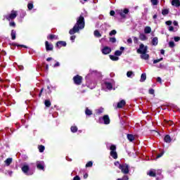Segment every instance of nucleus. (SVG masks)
Segmentation results:
<instances>
[{
  "mask_svg": "<svg viewBox=\"0 0 180 180\" xmlns=\"http://www.w3.org/2000/svg\"><path fill=\"white\" fill-rule=\"evenodd\" d=\"M37 167L38 169H44V162H37Z\"/></svg>",
  "mask_w": 180,
  "mask_h": 180,
  "instance_id": "obj_14",
  "label": "nucleus"
},
{
  "mask_svg": "<svg viewBox=\"0 0 180 180\" xmlns=\"http://www.w3.org/2000/svg\"><path fill=\"white\" fill-rule=\"evenodd\" d=\"M169 46H170L171 48L175 47V43L174 41H169Z\"/></svg>",
  "mask_w": 180,
  "mask_h": 180,
  "instance_id": "obj_40",
  "label": "nucleus"
},
{
  "mask_svg": "<svg viewBox=\"0 0 180 180\" xmlns=\"http://www.w3.org/2000/svg\"><path fill=\"white\" fill-rule=\"evenodd\" d=\"M44 103L45 106H46L47 108H50V106H51V103L49 100H46Z\"/></svg>",
  "mask_w": 180,
  "mask_h": 180,
  "instance_id": "obj_34",
  "label": "nucleus"
},
{
  "mask_svg": "<svg viewBox=\"0 0 180 180\" xmlns=\"http://www.w3.org/2000/svg\"><path fill=\"white\" fill-rule=\"evenodd\" d=\"M45 46L46 51H51L53 50V44H49V41H46L45 42Z\"/></svg>",
  "mask_w": 180,
  "mask_h": 180,
  "instance_id": "obj_13",
  "label": "nucleus"
},
{
  "mask_svg": "<svg viewBox=\"0 0 180 180\" xmlns=\"http://www.w3.org/2000/svg\"><path fill=\"white\" fill-rule=\"evenodd\" d=\"M98 113H102L103 112V109L101 108L99 110H97Z\"/></svg>",
  "mask_w": 180,
  "mask_h": 180,
  "instance_id": "obj_56",
  "label": "nucleus"
},
{
  "mask_svg": "<svg viewBox=\"0 0 180 180\" xmlns=\"http://www.w3.org/2000/svg\"><path fill=\"white\" fill-rule=\"evenodd\" d=\"M162 155H164V153H161L160 154H158L156 157V158H161V157H162Z\"/></svg>",
  "mask_w": 180,
  "mask_h": 180,
  "instance_id": "obj_48",
  "label": "nucleus"
},
{
  "mask_svg": "<svg viewBox=\"0 0 180 180\" xmlns=\"http://www.w3.org/2000/svg\"><path fill=\"white\" fill-rule=\"evenodd\" d=\"M73 80L76 85H80L81 82H82V77L76 75L73 77Z\"/></svg>",
  "mask_w": 180,
  "mask_h": 180,
  "instance_id": "obj_8",
  "label": "nucleus"
},
{
  "mask_svg": "<svg viewBox=\"0 0 180 180\" xmlns=\"http://www.w3.org/2000/svg\"><path fill=\"white\" fill-rule=\"evenodd\" d=\"M117 32L116 30H112L110 32V36H115V34H116Z\"/></svg>",
  "mask_w": 180,
  "mask_h": 180,
  "instance_id": "obj_42",
  "label": "nucleus"
},
{
  "mask_svg": "<svg viewBox=\"0 0 180 180\" xmlns=\"http://www.w3.org/2000/svg\"><path fill=\"white\" fill-rule=\"evenodd\" d=\"M134 43H137V41H139V39L137 37H134Z\"/></svg>",
  "mask_w": 180,
  "mask_h": 180,
  "instance_id": "obj_54",
  "label": "nucleus"
},
{
  "mask_svg": "<svg viewBox=\"0 0 180 180\" xmlns=\"http://www.w3.org/2000/svg\"><path fill=\"white\" fill-rule=\"evenodd\" d=\"M94 34L95 37H98V38L102 37V34L98 30H95L94 32Z\"/></svg>",
  "mask_w": 180,
  "mask_h": 180,
  "instance_id": "obj_24",
  "label": "nucleus"
},
{
  "mask_svg": "<svg viewBox=\"0 0 180 180\" xmlns=\"http://www.w3.org/2000/svg\"><path fill=\"white\" fill-rule=\"evenodd\" d=\"M101 52L104 55L110 54V53L112 52V49L109 46H103L101 48Z\"/></svg>",
  "mask_w": 180,
  "mask_h": 180,
  "instance_id": "obj_6",
  "label": "nucleus"
},
{
  "mask_svg": "<svg viewBox=\"0 0 180 180\" xmlns=\"http://www.w3.org/2000/svg\"><path fill=\"white\" fill-rule=\"evenodd\" d=\"M73 180H81V179L78 176H76L74 177Z\"/></svg>",
  "mask_w": 180,
  "mask_h": 180,
  "instance_id": "obj_55",
  "label": "nucleus"
},
{
  "mask_svg": "<svg viewBox=\"0 0 180 180\" xmlns=\"http://www.w3.org/2000/svg\"><path fill=\"white\" fill-rule=\"evenodd\" d=\"M15 22H10V26H13V27H15Z\"/></svg>",
  "mask_w": 180,
  "mask_h": 180,
  "instance_id": "obj_59",
  "label": "nucleus"
},
{
  "mask_svg": "<svg viewBox=\"0 0 180 180\" xmlns=\"http://www.w3.org/2000/svg\"><path fill=\"white\" fill-rule=\"evenodd\" d=\"M127 139L128 140H129V141H133L134 140V136L131 134H128Z\"/></svg>",
  "mask_w": 180,
  "mask_h": 180,
  "instance_id": "obj_32",
  "label": "nucleus"
},
{
  "mask_svg": "<svg viewBox=\"0 0 180 180\" xmlns=\"http://www.w3.org/2000/svg\"><path fill=\"white\" fill-rule=\"evenodd\" d=\"M148 50V47L141 44L139 46V49H137L136 52L138 53V54H143L144 53H147Z\"/></svg>",
  "mask_w": 180,
  "mask_h": 180,
  "instance_id": "obj_2",
  "label": "nucleus"
},
{
  "mask_svg": "<svg viewBox=\"0 0 180 180\" xmlns=\"http://www.w3.org/2000/svg\"><path fill=\"white\" fill-rule=\"evenodd\" d=\"M127 77L128 78H133L134 77V72L133 71H128L127 72Z\"/></svg>",
  "mask_w": 180,
  "mask_h": 180,
  "instance_id": "obj_19",
  "label": "nucleus"
},
{
  "mask_svg": "<svg viewBox=\"0 0 180 180\" xmlns=\"http://www.w3.org/2000/svg\"><path fill=\"white\" fill-rule=\"evenodd\" d=\"M165 143H171V136H169V135H166L165 136Z\"/></svg>",
  "mask_w": 180,
  "mask_h": 180,
  "instance_id": "obj_28",
  "label": "nucleus"
},
{
  "mask_svg": "<svg viewBox=\"0 0 180 180\" xmlns=\"http://www.w3.org/2000/svg\"><path fill=\"white\" fill-rule=\"evenodd\" d=\"M103 88L105 91H110V89H112L113 88V84L110 82H105L104 84H103Z\"/></svg>",
  "mask_w": 180,
  "mask_h": 180,
  "instance_id": "obj_5",
  "label": "nucleus"
},
{
  "mask_svg": "<svg viewBox=\"0 0 180 180\" xmlns=\"http://www.w3.org/2000/svg\"><path fill=\"white\" fill-rule=\"evenodd\" d=\"M147 174L149 175V176H155L157 172L155 170H150Z\"/></svg>",
  "mask_w": 180,
  "mask_h": 180,
  "instance_id": "obj_21",
  "label": "nucleus"
},
{
  "mask_svg": "<svg viewBox=\"0 0 180 180\" xmlns=\"http://www.w3.org/2000/svg\"><path fill=\"white\" fill-rule=\"evenodd\" d=\"M11 39L12 40H15V39H16V31L15 30L11 31Z\"/></svg>",
  "mask_w": 180,
  "mask_h": 180,
  "instance_id": "obj_29",
  "label": "nucleus"
},
{
  "mask_svg": "<svg viewBox=\"0 0 180 180\" xmlns=\"http://www.w3.org/2000/svg\"><path fill=\"white\" fill-rule=\"evenodd\" d=\"M85 27V21L82 15H80L79 18H77V23L75 25L73 28L70 30V34H74L75 33H77L79 30H82Z\"/></svg>",
  "mask_w": 180,
  "mask_h": 180,
  "instance_id": "obj_1",
  "label": "nucleus"
},
{
  "mask_svg": "<svg viewBox=\"0 0 180 180\" xmlns=\"http://www.w3.org/2000/svg\"><path fill=\"white\" fill-rule=\"evenodd\" d=\"M109 57L110 60H112V61H118L119 60V57L116 56V55L115 56L110 55Z\"/></svg>",
  "mask_w": 180,
  "mask_h": 180,
  "instance_id": "obj_23",
  "label": "nucleus"
},
{
  "mask_svg": "<svg viewBox=\"0 0 180 180\" xmlns=\"http://www.w3.org/2000/svg\"><path fill=\"white\" fill-rule=\"evenodd\" d=\"M152 44L153 46H157L158 44V38L154 37L152 40Z\"/></svg>",
  "mask_w": 180,
  "mask_h": 180,
  "instance_id": "obj_26",
  "label": "nucleus"
},
{
  "mask_svg": "<svg viewBox=\"0 0 180 180\" xmlns=\"http://www.w3.org/2000/svg\"><path fill=\"white\" fill-rule=\"evenodd\" d=\"M139 39L142 41H146V40H147L148 38H147V36H146V34H144L143 33H141L139 34Z\"/></svg>",
  "mask_w": 180,
  "mask_h": 180,
  "instance_id": "obj_17",
  "label": "nucleus"
},
{
  "mask_svg": "<svg viewBox=\"0 0 180 180\" xmlns=\"http://www.w3.org/2000/svg\"><path fill=\"white\" fill-rule=\"evenodd\" d=\"M16 16H18V12L13 11L10 15H6V19H7V20H12V19H15Z\"/></svg>",
  "mask_w": 180,
  "mask_h": 180,
  "instance_id": "obj_7",
  "label": "nucleus"
},
{
  "mask_svg": "<svg viewBox=\"0 0 180 180\" xmlns=\"http://www.w3.org/2000/svg\"><path fill=\"white\" fill-rule=\"evenodd\" d=\"M110 16H115V11H111L110 12Z\"/></svg>",
  "mask_w": 180,
  "mask_h": 180,
  "instance_id": "obj_53",
  "label": "nucleus"
},
{
  "mask_svg": "<svg viewBox=\"0 0 180 180\" xmlns=\"http://www.w3.org/2000/svg\"><path fill=\"white\" fill-rule=\"evenodd\" d=\"M84 179H86V178H88V174H85L84 175Z\"/></svg>",
  "mask_w": 180,
  "mask_h": 180,
  "instance_id": "obj_62",
  "label": "nucleus"
},
{
  "mask_svg": "<svg viewBox=\"0 0 180 180\" xmlns=\"http://www.w3.org/2000/svg\"><path fill=\"white\" fill-rule=\"evenodd\" d=\"M39 153H43V151H44V146H39L38 147Z\"/></svg>",
  "mask_w": 180,
  "mask_h": 180,
  "instance_id": "obj_37",
  "label": "nucleus"
},
{
  "mask_svg": "<svg viewBox=\"0 0 180 180\" xmlns=\"http://www.w3.org/2000/svg\"><path fill=\"white\" fill-rule=\"evenodd\" d=\"M161 81H162L161 77H158L157 78V82H160L161 84Z\"/></svg>",
  "mask_w": 180,
  "mask_h": 180,
  "instance_id": "obj_58",
  "label": "nucleus"
},
{
  "mask_svg": "<svg viewBox=\"0 0 180 180\" xmlns=\"http://www.w3.org/2000/svg\"><path fill=\"white\" fill-rule=\"evenodd\" d=\"M172 6H176V8H179V6H180L179 0H172Z\"/></svg>",
  "mask_w": 180,
  "mask_h": 180,
  "instance_id": "obj_16",
  "label": "nucleus"
},
{
  "mask_svg": "<svg viewBox=\"0 0 180 180\" xmlns=\"http://www.w3.org/2000/svg\"><path fill=\"white\" fill-rule=\"evenodd\" d=\"M53 67H54V68H56V67H60V63L56 62V63H55V65H53Z\"/></svg>",
  "mask_w": 180,
  "mask_h": 180,
  "instance_id": "obj_52",
  "label": "nucleus"
},
{
  "mask_svg": "<svg viewBox=\"0 0 180 180\" xmlns=\"http://www.w3.org/2000/svg\"><path fill=\"white\" fill-rule=\"evenodd\" d=\"M166 25H167V26H171V25H172V21L171 20H168V21H166Z\"/></svg>",
  "mask_w": 180,
  "mask_h": 180,
  "instance_id": "obj_47",
  "label": "nucleus"
},
{
  "mask_svg": "<svg viewBox=\"0 0 180 180\" xmlns=\"http://www.w3.org/2000/svg\"><path fill=\"white\" fill-rule=\"evenodd\" d=\"M157 18H158L157 14H155V15H153V19H156Z\"/></svg>",
  "mask_w": 180,
  "mask_h": 180,
  "instance_id": "obj_64",
  "label": "nucleus"
},
{
  "mask_svg": "<svg viewBox=\"0 0 180 180\" xmlns=\"http://www.w3.org/2000/svg\"><path fill=\"white\" fill-rule=\"evenodd\" d=\"M153 5H158V0H150Z\"/></svg>",
  "mask_w": 180,
  "mask_h": 180,
  "instance_id": "obj_39",
  "label": "nucleus"
},
{
  "mask_svg": "<svg viewBox=\"0 0 180 180\" xmlns=\"http://www.w3.org/2000/svg\"><path fill=\"white\" fill-rule=\"evenodd\" d=\"M27 8L29 11H32V9H33V3L32 2L28 3Z\"/></svg>",
  "mask_w": 180,
  "mask_h": 180,
  "instance_id": "obj_35",
  "label": "nucleus"
},
{
  "mask_svg": "<svg viewBox=\"0 0 180 180\" xmlns=\"http://www.w3.org/2000/svg\"><path fill=\"white\" fill-rule=\"evenodd\" d=\"M168 13H169V8H164L162 11V14L165 16L166 15H168Z\"/></svg>",
  "mask_w": 180,
  "mask_h": 180,
  "instance_id": "obj_25",
  "label": "nucleus"
},
{
  "mask_svg": "<svg viewBox=\"0 0 180 180\" xmlns=\"http://www.w3.org/2000/svg\"><path fill=\"white\" fill-rule=\"evenodd\" d=\"M144 33H146V34H148L151 33V27H146L144 28Z\"/></svg>",
  "mask_w": 180,
  "mask_h": 180,
  "instance_id": "obj_22",
  "label": "nucleus"
},
{
  "mask_svg": "<svg viewBox=\"0 0 180 180\" xmlns=\"http://www.w3.org/2000/svg\"><path fill=\"white\" fill-rule=\"evenodd\" d=\"M140 57L142 60H148V58H150V55H148L147 52H145L143 53H141Z\"/></svg>",
  "mask_w": 180,
  "mask_h": 180,
  "instance_id": "obj_15",
  "label": "nucleus"
},
{
  "mask_svg": "<svg viewBox=\"0 0 180 180\" xmlns=\"http://www.w3.org/2000/svg\"><path fill=\"white\" fill-rule=\"evenodd\" d=\"M102 120L104 122V124H109L110 123V120L109 119L108 115H104L103 118L99 119V123H102Z\"/></svg>",
  "mask_w": 180,
  "mask_h": 180,
  "instance_id": "obj_9",
  "label": "nucleus"
},
{
  "mask_svg": "<svg viewBox=\"0 0 180 180\" xmlns=\"http://www.w3.org/2000/svg\"><path fill=\"white\" fill-rule=\"evenodd\" d=\"M165 51L164 49H162L160 51V54H165Z\"/></svg>",
  "mask_w": 180,
  "mask_h": 180,
  "instance_id": "obj_61",
  "label": "nucleus"
},
{
  "mask_svg": "<svg viewBox=\"0 0 180 180\" xmlns=\"http://www.w3.org/2000/svg\"><path fill=\"white\" fill-rule=\"evenodd\" d=\"M117 180H129V176H124L122 179H118Z\"/></svg>",
  "mask_w": 180,
  "mask_h": 180,
  "instance_id": "obj_44",
  "label": "nucleus"
},
{
  "mask_svg": "<svg viewBox=\"0 0 180 180\" xmlns=\"http://www.w3.org/2000/svg\"><path fill=\"white\" fill-rule=\"evenodd\" d=\"M92 165H93V163H92V162L90 161L86 163V167H92Z\"/></svg>",
  "mask_w": 180,
  "mask_h": 180,
  "instance_id": "obj_43",
  "label": "nucleus"
},
{
  "mask_svg": "<svg viewBox=\"0 0 180 180\" xmlns=\"http://www.w3.org/2000/svg\"><path fill=\"white\" fill-rule=\"evenodd\" d=\"M67 46V43L64 41H59L56 43V47L58 49H61V47H65Z\"/></svg>",
  "mask_w": 180,
  "mask_h": 180,
  "instance_id": "obj_12",
  "label": "nucleus"
},
{
  "mask_svg": "<svg viewBox=\"0 0 180 180\" xmlns=\"http://www.w3.org/2000/svg\"><path fill=\"white\" fill-rule=\"evenodd\" d=\"M174 41H179L180 37H174Z\"/></svg>",
  "mask_w": 180,
  "mask_h": 180,
  "instance_id": "obj_50",
  "label": "nucleus"
},
{
  "mask_svg": "<svg viewBox=\"0 0 180 180\" xmlns=\"http://www.w3.org/2000/svg\"><path fill=\"white\" fill-rule=\"evenodd\" d=\"M127 44H131V43H133V40L131 39V38H129L127 40Z\"/></svg>",
  "mask_w": 180,
  "mask_h": 180,
  "instance_id": "obj_46",
  "label": "nucleus"
},
{
  "mask_svg": "<svg viewBox=\"0 0 180 180\" xmlns=\"http://www.w3.org/2000/svg\"><path fill=\"white\" fill-rule=\"evenodd\" d=\"M114 165H115V167H117L120 169L122 167V165L119 162H115Z\"/></svg>",
  "mask_w": 180,
  "mask_h": 180,
  "instance_id": "obj_38",
  "label": "nucleus"
},
{
  "mask_svg": "<svg viewBox=\"0 0 180 180\" xmlns=\"http://www.w3.org/2000/svg\"><path fill=\"white\" fill-rule=\"evenodd\" d=\"M21 169H22V172H24V174H25V175H32L33 174V173L29 172L30 167H29V165H25L24 166H22Z\"/></svg>",
  "mask_w": 180,
  "mask_h": 180,
  "instance_id": "obj_11",
  "label": "nucleus"
},
{
  "mask_svg": "<svg viewBox=\"0 0 180 180\" xmlns=\"http://www.w3.org/2000/svg\"><path fill=\"white\" fill-rule=\"evenodd\" d=\"M70 40H72V41H74V40H75V36L73 35L70 37Z\"/></svg>",
  "mask_w": 180,
  "mask_h": 180,
  "instance_id": "obj_57",
  "label": "nucleus"
},
{
  "mask_svg": "<svg viewBox=\"0 0 180 180\" xmlns=\"http://www.w3.org/2000/svg\"><path fill=\"white\" fill-rule=\"evenodd\" d=\"M120 169H121L123 174H129V165L127 164L122 165Z\"/></svg>",
  "mask_w": 180,
  "mask_h": 180,
  "instance_id": "obj_10",
  "label": "nucleus"
},
{
  "mask_svg": "<svg viewBox=\"0 0 180 180\" xmlns=\"http://www.w3.org/2000/svg\"><path fill=\"white\" fill-rule=\"evenodd\" d=\"M85 114L87 116H91V115H92V111L91 110L88 109V108H86Z\"/></svg>",
  "mask_w": 180,
  "mask_h": 180,
  "instance_id": "obj_31",
  "label": "nucleus"
},
{
  "mask_svg": "<svg viewBox=\"0 0 180 180\" xmlns=\"http://www.w3.org/2000/svg\"><path fill=\"white\" fill-rule=\"evenodd\" d=\"M70 130L72 133H77V131H78V127L76 126H72L71 127Z\"/></svg>",
  "mask_w": 180,
  "mask_h": 180,
  "instance_id": "obj_27",
  "label": "nucleus"
},
{
  "mask_svg": "<svg viewBox=\"0 0 180 180\" xmlns=\"http://www.w3.org/2000/svg\"><path fill=\"white\" fill-rule=\"evenodd\" d=\"M122 51H115V56H122Z\"/></svg>",
  "mask_w": 180,
  "mask_h": 180,
  "instance_id": "obj_36",
  "label": "nucleus"
},
{
  "mask_svg": "<svg viewBox=\"0 0 180 180\" xmlns=\"http://www.w3.org/2000/svg\"><path fill=\"white\" fill-rule=\"evenodd\" d=\"M116 13L117 15H120L121 18H126V15L129 13V9L124 8V10L123 9L117 10Z\"/></svg>",
  "mask_w": 180,
  "mask_h": 180,
  "instance_id": "obj_3",
  "label": "nucleus"
},
{
  "mask_svg": "<svg viewBox=\"0 0 180 180\" xmlns=\"http://www.w3.org/2000/svg\"><path fill=\"white\" fill-rule=\"evenodd\" d=\"M168 29H169V32H174V27L169 26V27H168Z\"/></svg>",
  "mask_w": 180,
  "mask_h": 180,
  "instance_id": "obj_51",
  "label": "nucleus"
},
{
  "mask_svg": "<svg viewBox=\"0 0 180 180\" xmlns=\"http://www.w3.org/2000/svg\"><path fill=\"white\" fill-rule=\"evenodd\" d=\"M5 164L7 166L11 165V164H12V158H8L7 160H5Z\"/></svg>",
  "mask_w": 180,
  "mask_h": 180,
  "instance_id": "obj_30",
  "label": "nucleus"
},
{
  "mask_svg": "<svg viewBox=\"0 0 180 180\" xmlns=\"http://www.w3.org/2000/svg\"><path fill=\"white\" fill-rule=\"evenodd\" d=\"M51 60H53V58H48L46 59V61H51Z\"/></svg>",
  "mask_w": 180,
  "mask_h": 180,
  "instance_id": "obj_63",
  "label": "nucleus"
},
{
  "mask_svg": "<svg viewBox=\"0 0 180 180\" xmlns=\"http://www.w3.org/2000/svg\"><path fill=\"white\" fill-rule=\"evenodd\" d=\"M48 39H50L51 40H53V39H55L58 40V36H56V35H49V36H48Z\"/></svg>",
  "mask_w": 180,
  "mask_h": 180,
  "instance_id": "obj_33",
  "label": "nucleus"
},
{
  "mask_svg": "<svg viewBox=\"0 0 180 180\" xmlns=\"http://www.w3.org/2000/svg\"><path fill=\"white\" fill-rule=\"evenodd\" d=\"M160 61H162V58L160 59H156L153 60V64H157V63H160Z\"/></svg>",
  "mask_w": 180,
  "mask_h": 180,
  "instance_id": "obj_41",
  "label": "nucleus"
},
{
  "mask_svg": "<svg viewBox=\"0 0 180 180\" xmlns=\"http://www.w3.org/2000/svg\"><path fill=\"white\" fill-rule=\"evenodd\" d=\"M146 79H147V75H146V73H143L141 76L140 82H144Z\"/></svg>",
  "mask_w": 180,
  "mask_h": 180,
  "instance_id": "obj_20",
  "label": "nucleus"
},
{
  "mask_svg": "<svg viewBox=\"0 0 180 180\" xmlns=\"http://www.w3.org/2000/svg\"><path fill=\"white\" fill-rule=\"evenodd\" d=\"M110 41H111V43H116V38L115 37L110 38Z\"/></svg>",
  "mask_w": 180,
  "mask_h": 180,
  "instance_id": "obj_45",
  "label": "nucleus"
},
{
  "mask_svg": "<svg viewBox=\"0 0 180 180\" xmlns=\"http://www.w3.org/2000/svg\"><path fill=\"white\" fill-rule=\"evenodd\" d=\"M110 155L114 158V160H117V153H116V146L115 145H112L110 148Z\"/></svg>",
  "mask_w": 180,
  "mask_h": 180,
  "instance_id": "obj_4",
  "label": "nucleus"
},
{
  "mask_svg": "<svg viewBox=\"0 0 180 180\" xmlns=\"http://www.w3.org/2000/svg\"><path fill=\"white\" fill-rule=\"evenodd\" d=\"M126 105V101L124 100H122L117 103V108H123Z\"/></svg>",
  "mask_w": 180,
  "mask_h": 180,
  "instance_id": "obj_18",
  "label": "nucleus"
},
{
  "mask_svg": "<svg viewBox=\"0 0 180 180\" xmlns=\"http://www.w3.org/2000/svg\"><path fill=\"white\" fill-rule=\"evenodd\" d=\"M149 94L150 95H154V89H149Z\"/></svg>",
  "mask_w": 180,
  "mask_h": 180,
  "instance_id": "obj_49",
  "label": "nucleus"
},
{
  "mask_svg": "<svg viewBox=\"0 0 180 180\" xmlns=\"http://www.w3.org/2000/svg\"><path fill=\"white\" fill-rule=\"evenodd\" d=\"M173 25H174V26H178V22H177L176 21H174V22H173Z\"/></svg>",
  "mask_w": 180,
  "mask_h": 180,
  "instance_id": "obj_60",
  "label": "nucleus"
}]
</instances>
